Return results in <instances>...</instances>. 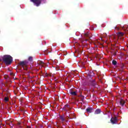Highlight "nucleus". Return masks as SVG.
<instances>
[{"label":"nucleus","instance_id":"1","mask_svg":"<svg viewBox=\"0 0 128 128\" xmlns=\"http://www.w3.org/2000/svg\"><path fill=\"white\" fill-rule=\"evenodd\" d=\"M3 62L6 64H10L12 62V57L10 55H4L2 57Z\"/></svg>","mask_w":128,"mask_h":128},{"label":"nucleus","instance_id":"2","mask_svg":"<svg viewBox=\"0 0 128 128\" xmlns=\"http://www.w3.org/2000/svg\"><path fill=\"white\" fill-rule=\"evenodd\" d=\"M90 86H92L94 88H98V83L96 82V80H93L90 81Z\"/></svg>","mask_w":128,"mask_h":128},{"label":"nucleus","instance_id":"3","mask_svg":"<svg viewBox=\"0 0 128 128\" xmlns=\"http://www.w3.org/2000/svg\"><path fill=\"white\" fill-rule=\"evenodd\" d=\"M28 62L27 61H22L19 62V66H22L23 68L24 66V68H26V66H28Z\"/></svg>","mask_w":128,"mask_h":128},{"label":"nucleus","instance_id":"4","mask_svg":"<svg viewBox=\"0 0 128 128\" xmlns=\"http://www.w3.org/2000/svg\"><path fill=\"white\" fill-rule=\"evenodd\" d=\"M31 2H34L36 6H40L42 3V1L40 0H31Z\"/></svg>","mask_w":128,"mask_h":128},{"label":"nucleus","instance_id":"5","mask_svg":"<svg viewBox=\"0 0 128 128\" xmlns=\"http://www.w3.org/2000/svg\"><path fill=\"white\" fill-rule=\"evenodd\" d=\"M110 122L112 124H116V122H118V118H116V117L112 118L110 119Z\"/></svg>","mask_w":128,"mask_h":128},{"label":"nucleus","instance_id":"6","mask_svg":"<svg viewBox=\"0 0 128 128\" xmlns=\"http://www.w3.org/2000/svg\"><path fill=\"white\" fill-rule=\"evenodd\" d=\"M63 110H66V112H68L69 110H70V105L68 104H66L64 106V108H63Z\"/></svg>","mask_w":128,"mask_h":128},{"label":"nucleus","instance_id":"7","mask_svg":"<svg viewBox=\"0 0 128 128\" xmlns=\"http://www.w3.org/2000/svg\"><path fill=\"white\" fill-rule=\"evenodd\" d=\"M120 104L122 106H124V104H126V102L123 99H120Z\"/></svg>","mask_w":128,"mask_h":128},{"label":"nucleus","instance_id":"8","mask_svg":"<svg viewBox=\"0 0 128 128\" xmlns=\"http://www.w3.org/2000/svg\"><path fill=\"white\" fill-rule=\"evenodd\" d=\"M86 110L87 112H90V114L92 111V108H88L86 109Z\"/></svg>","mask_w":128,"mask_h":128},{"label":"nucleus","instance_id":"9","mask_svg":"<svg viewBox=\"0 0 128 128\" xmlns=\"http://www.w3.org/2000/svg\"><path fill=\"white\" fill-rule=\"evenodd\" d=\"M60 120L62 122H66V118H64V116H60Z\"/></svg>","mask_w":128,"mask_h":128},{"label":"nucleus","instance_id":"10","mask_svg":"<svg viewBox=\"0 0 128 128\" xmlns=\"http://www.w3.org/2000/svg\"><path fill=\"white\" fill-rule=\"evenodd\" d=\"M100 109H96V110H95V112H94V114H100Z\"/></svg>","mask_w":128,"mask_h":128},{"label":"nucleus","instance_id":"11","mask_svg":"<svg viewBox=\"0 0 128 128\" xmlns=\"http://www.w3.org/2000/svg\"><path fill=\"white\" fill-rule=\"evenodd\" d=\"M70 94H72V96H76V92H72V90H71L70 92Z\"/></svg>","mask_w":128,"mask_h":128},{"label":"nucleus","instance_id":"12","mask_svg":"<svg viewBox=\"0 0 128 128\" xmlns=\"http://www.w3.org/2000/svg\"><path fill=\"white\" fill-rule=\"evenodd\" d=\"M28 60L29 62H32V60H33L32 56H29L28 58Z\"/></svg>","mask_w":128,"mask_h":128},{"label":"nucleus","instance_id":"13","mask_svg":"<svg viewBox=\"0 0 128 128\" xmlns=\"http://www.w3.org/2000/svg\"><path fill=\"white\" fill-rule=\"evenodd\" d=\"M90 36V33L87 32L84 34V37L85 38H88Z\"/></svg>","mask_w":128,"mask_h":128},{"label":"nucleus","instance_id":"14","mask_svg":"<svg viewBox=\"0 0 128 128\" xmlns=\"http://www.w3.org/2000/svg\"><path fill=\"white\" fill-rule=\"evenodd\" d=\"M112 64H114V66H116V64H118V62L115 60H113Z\"/></svg>","mask_w":128,"mask_h":128},{"label":"nucleus","instance_id":"15","mask_svg":"<svg viewBox=\"0 0 128 128\" xmlns=\"http://www.w3.org/2000/svg\"><path fill=\"white\" fill-rule=\"evenodd\" d=\"M110 39L112 40V39H113V40H116V36H110Z\"/></svg>","mask_w":128,"mask_h":128},{"label":"nucleus","instance_id":"16","mask_svg":"<svg viewBox=\"0 0 128 128\" xmlns=\"http://www.w3.org/2000/svg\"><path fill=\"white\" fill-rule=\"evenodd\" d=\"M4 100L5 102H8V100H9L8 98V97H5V98H4Z\"/></svg>","mask_w":128,"mask_h":128},{"label":"nucleus","instance_id":"17","mask_svg":"<svg viewBox=\"0 0 128 128\" xmlns=\"http://www.w3.org/2000/svg\"><path fill=\"white\" fill-rule=\"evenodd\" d=\"M38 64L40 66H42V64H44V62H42V61H40V62H39Z\"/></svg>","mask_w":128,"mask_h":128},{"label":"nucleus","instance_id":"18","mask_svg":"<svg viewBox=\"0 0 128 128\" xmlns=\"http://www.w3.org/2000/svg\"><path fill=\"white\" fill-rule=\"evenodd\" d=\"M119 36H124V33L122 32H119Z\"/></svg>","mask_w":128,"mask_h":128},{"label":"nucleus","instance_id":"19","mask_svg":"<svg viewBox=\"0 0 128 128\" xmlns=\"http://www.w3.org/2000/svg\"><path fill=\"white\" fill-rule=\"evenodd\" d=\"M70 114H66V118H70V120H72V118H70Z\"/></svg>","mask_w":128,"mask_h":128},{"label":"nucleus","instance_id":"20","mask_svg":"<svg viewBox=\"0 0 128 128\" xmlns=\"http://www.w3.org/2000/svg\"><path fill=\"white\" fill-rule=\"evenodd\" d=\"M10 76H14V73H10Z\"/></svg>","mask_w":128,"mask_h":128},{"label":"nucleus","instance_id":"21","mask_svg":"<svg viewBox=\"0 0 128 128\" xmlns=\"http://www.w3.org/2000/svg\"><path fill=\"white\" fill-rule=\"evenodd\" d=\"M116 52H115L114 54V56H116Z\"/></svg>","mask_w":128,"mask_h":128},{"label":"nucleus","instance_id":"22","mask_svg":"<svg viewBox=\"0 0 128 128\" xmlns=\"http://www.w3.org/2000/svg\"><path fill=\"white\" fill-rule=\"evenodd\" d=\"M48 74L46 73V75H45V76H48Z\"/></svg>","mask_w":128,"mask_h":128},{"label":"nucleus","instance_id":"23","mask_svg":"<svg viewBox=\"0 0 128 128\" xmlns=\"http://www.w3.org/2000/svg\"><path fill=\"white\" fill-rule=\"evenodd\" d=\"M88 39L85 40V42H88Z\"/></svg>","mask_w":128,"mask_h":128},{"label":"nucleus","instance_id":"24","mask_svg":"<svg viewBox=\"0 0 128 128\" xmlns=\"http://www.w3.org/2000/svg\"><path fill=\"white\" fill-rule=\"evenodd\" d=\"M18 124L19 126H20V123H19Z\"/></svg>","mask_w":128,"mask_h":128},{"label":"nucleus","instance_id":"25","mask_svg":"<svg viewBox=\"0 0 128 128\" xmlns=\"http://www.w3.org/2000/svg\"><path fill=\"white\" fill-rule=\"evenodd\" d=\"M90 40V38H89Z\"/></svg>","mask_w":128,"mask_h":128},{"label":"nucleus","instance_id":"26","mask_svg":"<svg viewBox=\"0 0 128 128\" xmlns=\"http://www.w3.org/2000/svg\"><path fill=\"white\" fill-rule=\"evenodd\" d=\"M101 40H102V38H101Z\"/></svg>","mask_w":128,"mask_h":128},{"label":"nucleus","instance_id":"27","mask_svg":"<svg viewBox=\"0 0 128 128\" xmlns=\"http://www.w3.org/2000/svg\"><path fill=\"white\" fill-rule=\"evenodd\" d=\"M92 74H94V72H92Z\"/></svg>","mask_w":128,"mask_h":128},{"label":"nucleus","instance_id":"28","mask_svg":"<svg viewBox=\"0 0 128 128\" xmlns=\"http://www.w3.org/2000/svg\"><path fill=\"white\" fill-rule=\"evenodd\" d=\"M0 60H2L0 59Z\"/></svg>","mask_w":128,"mask_h":128}]
</instances>
